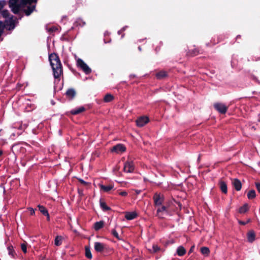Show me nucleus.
Returning a JSON list of instances; mask_svg holds the SVG:
<instances>
[{
  "label": "nucleus",
  "mask_w": 260,
  "mask_h": 260,
  "mask_svg": "<svg viewBox=\"0 0 260 260\" xmlns=\"http://www.w3.org/2000/svg\"><path fill=\"white\" fill-rule=\"evenodd\" d=\"M49 60L53 71V77L55 80L59 81L60 76L63 75V69L59 56L55 53H52L49 55Z\"/></svg>",
  "instance_id": "1"
},
{
  "label": "nucleus",
  "mask_w": 260,
  "mask_h": 260,
  "mask_svg": "<svg viewBox=\"0 0 260 260\" xmlns=\"http://www.w3.org/2000/svg\"><path fill=\"white\" fill-rule=\"evenodd\" d=\"M77 66L86 75H89L91 73V69L81 58H78L77 59Z\"/></svg>",
  "instance_id": "2"
},
{
  "label": "nucleus",
  "mask_w": 260,
  "mask_h": 260,
  "mask_svg": "<svg viewBox=\"0 0 260 260\" xmlns=\"http://www.w3.org/2000/svg\"><path fill=\"white\" fill-rule=\"evenodd\" d=\"M153 199L154 205L155 206H160L164 201V197L160 193L156 192L153 197Z\"/></svg>",
  "instance_id": "3"
},
{
  "label": "nucleus",
  "mask_w": 260,
  "mask_h": 260,
  "mask_svg": "<svg viewBox=\"0 0 260 260\" xmlns=\"http://www.w3.org/2000/svg\"><path fill=\"white\" fill-rule=\"evenodd\" d=\"M213 107L216 110L221 114H225L228 108L224 104L220 103H214Z\"/></svg>",
  "instance_id": "4"
},
{
  "label": "nucleus",
  "mask_w": 260,
  "mask_h": 260,
  "mask_svg": "<svg viewBox=\"0 0 260 260\" xmlns=\"http://www.w3.org/2000/svg\"><path fill=\"white\" fill-rule=\"evenodd\" d=\"M135 169V165L132 160H127L124 165L123 171L126 173H132Z\"/></svg>",
  "instance_id": "5"
},
{
  "label": "nucleus",
  "mask_w": 260,
  "mask_h": 260,
  "mask_svg": "<svg viewBox=\"0 0 260 260\" xmlns=\"http://www.w3.org/2000/svg\"><path fill=\"white\" fill-rule=\"evenodd\" d=\"M94 250L98 252H103L107 249L106 244L99 242H95L94 243Z\"/></svg>",
  "instance_id": "6"
},
{
  "label": "nucleus",
  "mask_w": 260,
  "mask_h": 260,
  "mask_svg": "<svg viewBox=\"0 0 260 260\" xmlns=\"http://www.w3.org/2000/svg\"><path fill=\"white\" fill-rule=\"evenodd\" d=\"M149 121L147 116H141L136 121V124L139 127H142L147 124Z\"/></svg>",
  "instance_id": "7"
},
{
  "label": "nucleus",
  "mask_w": 260,
  "mask_h": 260,
  "mask_svg": "<svg viewBox=\"0 0 260 260\" xmlns=\"http://www.w3.org/2000/svg\"><path fill=\"white\" fill-rule=\"evenodd\" d=\"M157 215L158 216V217L163 218L164 216L163 215L164 214L168 215L169 214V211L168 210V208L166 207L165 206H162L161 207H159L157 209Z\"/></svg>",
  "instance_id": "8"
},
{
  "label": "nucleus",
  "mask_w": 260,
  "mask_h": 260,
  "mask_svg": "<svg viewBox=\"0 0 260 260\" xmlns=\"http://www.w3.org/2000/svg\"><path fill=\"white\" fill-rule=\"evenodd\" d=\"M126 150V147L124 145L118 144L114 146L111 149L112 152H114L117 153H120L124 152Z\"/></svg>",
  "instance_id": "9"
},
{
  "label": "nucleus",
  "mask_w": 260,
  "mask_h": 260,
  "mask_svg": "<svg viewBox=\"0 0 260 260\" xmlns=\"http://www.w3.org/2000/svg\"><path fill=\"white\" fill-rule=\"evenodd\" d=\"M5 25L7 29L9 30H11L13 29L15 27V22L13 20V16H12L11 18L9 20H6L5 21Z\"/></svg>",
  "instance_id": "10"
},
{
  "label": "nucleus",
  "mask_w": 260,
  "mask_h": 260,
  "mask_svg": "<svg viewBox=\"0 0 260 260\" xmlns=\"http://www.w3.org/2000/svg\"><path fill=\"white\" fill-rule=\"evenodd\" d=\"M36 9V5H28L26 9L23 10L25 15L29 16Z\"/></svg>",
  "instance_id": "11"
},
{
  "label": "nucleus",
  "mask_w": 260,
  "mask_h": 260,
  "mask_svg": "<svg viewBox=\"0 0 260 260\" xmlns=\"http://www.w3.org/2000/svg\"><path fill=\"white\" fill-rule=\"evenodd\" d=\"M232 184L237 191H239L242 188V183L240 180L235 178L232 180Z\"/></svg>",
  "instance_id": "12"
},
{
  "label": "nucleus",
  "mask_w": 260,
  "mask_h": 260,
  "mask_svg": "<svg viewBox=\"0 0 260 260\" xmlns=\"http://www.w3.org/2000/svg\"><path fill=\"white\" fill-rule=\"evenodd\" d=\"M10 8H11L12 11L15 14H17L19 13L21 7H24L25 6H22L21 5V1L20 2V4L17 5H13L12 6H9Z\"/></svg>",
  "instance_id": "13"
},
{
  "label": "nucleus",
  "mask_w": 260,
  "mask_h": 260,
  "mask_svg": "<svg viewBox=\"0 0 260 260\" xmlns=\"http://www.w3.org/2000/svg\"><path fill=\"white\" fill-rule=\"evenodd\" d=\"M66 94L70 100H73L76 96V92L74 89L69 88L66 91Z\"/></svg>",
  "instance_id": "14"
},
{
  "label": "nucleus",
  "mask_w": 260,
  "mask_h": 260,
  "mask_svg": "<svg viewBox=\"0 0 260 260\" xmlns=\"http://www.w3.org/2000/svg\"><path fill=\"white\" fill-rule=\"evenodd\" d=\"M247 241L250 243H252L255 239V234L253 231H249L247 234Z\"/></svg>",
  "instance_id": "15"
},
{
  "label": "nucleus",
  "mask_w": 260,
  "mask_h": 260,
  "mask_svg": "<svg viewBox=\"0 0 260 260\" xmlns=\"http://www.w3.org/2000/svg\"><path fill=\"white\" fill-rule=\"evenodd\" d=\"M219 188L222 193L226 194L228 192L227 185L226 183L222 180H220L219 182Z\"/></svg>",
  "instance_id": "16"
},
{
  "label": "nucleus",
  "mask_w": 260,
  "mask_h": 260,
  "mask_svg": "<svg viewBox=\"0 0 260 260\" xmlns=\"http://www.w3.org/2000/svg\"><path fill=\"white\" fill-rule=\"evenodd\" d=\"M137 216V214L135 212H127L125 213V218L128 220H133L136 218Z\"/></svg>",
  "instance_id": "17"
},
{
  "label": "nucleus",
  "mask_w": 260,
  "mask_h": 260,
  "mask_svg": "<svg viewBox=\"0 0 260 260\" xmlns=\"http://www.w3.org/2000/svg\"><path fill=\"white\" fill-rule=\"evenodd\" d=\"M168 76L167 72L165 71H160L156 74V77L157 79L161 80Z\"/></svg>",
  "instance_id": "18"
},
{
  "label": "nucleus",
  "mask_w": 260,
  "mask_h": 260,
  "mask_svg": "<svg viewBox=\"0 0 260 260\" xmlns=\"http://www.w3.org/2000/svg\"><path fill=\"white\" fill-rule=\"evenodd\" d=\"M85 111V108L82 106L76 109L72 110L70 113L72 115H77Z\"/></svg>",
  "instance_id": "19"
},
{
  "label": "nucleus",
  "mask_w": 260,
  "mask_h": 260,
  "mask_svg": "<svg viewBox=\"0 0 260 260\" xmlns=\"http://www.w3.org/2000/svg\"><path fill=\"white\" fill-rule=\"evenodd\" d=\"M100 187L101 190L106 192H108L113 188L114 185L113 184H109L108 185H104L101 184L100 185Z\"/></svg>",
  "instance_id": "20"
},
{
  "label": "nucleus",
  "mask_w": 260,
  "mask_h": 260,
  "mask_svg": "<svg viewBox=\"0 0 260 260\" xmlns=\"http://www.w3.org/2000/svg\"><path fill=\"white\" fill-rule=\"evenodd\" d=\"M100 205L101 208L104 211H107L111 210V208L106 205V203L102 199H101L100 200Z\"/></svg>",
  "instance_id": "21"
},
{
  "label": "nucleus",
  "mask_w": 260,
  "mask_h": 260,
  "mask_svg": "<svg viewBox=\"0 0 260 260\" xmlns=\"http://www.w3.org/2000/svg\"><path fill=\"white\" fill-rule=\"evenodd\" d=\"M104 225V221L103 220L98 221L94 223V229L96 231H99L102 228H103Z\"/></svg>",
  "instance_id": "22"
},
{
  "label": "nucleus",
  "mask_w": 260,
  "mask_h": 260,
  "mask_svg": "<svg viewBox=\"0 0 260 260\" xmlns=\"http://www.w3.org/2000/svg\"><path fill=\"white\" fill-rule=\"evenodd\" d=\"M7 250L9 255L11 256L12 258H15L16 253L14 249L13 246L12 245L9 246L7 247Z\"/></svg>",
  "instance_id": "23"
},
{
  "label": "nucleus",
  "mask_w": 260,
  "mask_h": 260,
  "mask_svg": "<svg viewBox=\"0 0 260 260\" xmlns=\"http://www.w3.org/2000/svg\"><path fill=\"white\" fill-rule=\"evenodd\" d=\"M63 240V237L61 236H56L54 240V244L59 246L61 245Z\"/></svg>",
  "instance_id": "24"
},
{
  "label": "nucleus",
  "mask_w": 260,
  "mask_h": 260,
  "mask_svg": "<svg viewBox=\"0 0 260 260\" xmlns=\"http://www.w3.org/2000/svg\"><path fill=\"white\" fill-rule=\"evenodd\" d=\"M186 253L185 249L182 246H180L178 247L177 249V254L179 256H183Z\"/></svg>",
  "instance_id": "25"
},
{
  "label": "nucleus",
  "mask_w": 260,
  "mask_h": 260,
  "mask_svg": "<svg viewBox=\"0 0 260 260\" xmlns=\"http://www.w3.org/2000/svg\"><path fill=\"white\" fill-rule=\"evenodd\" d=\"M114 99V96L111 94H106L104 98V101L106 103L110 102Z\"/></svg>",
  "instance_id": "26"
},
{
  "label": "nucleus",
  "mask_w": 260,
  "mask_h": 260,
  "mask_svg": "<svg viewBox=\"0 0 260 260\" xmlns=\"http://www.w3.org/2000/svg\"><path fill=\"white\" fill-rule=\"evenodd\" d=\"M200 52V50L198 48H194L193 49H191L188 52V54L190 56H194L199 54Z\"/></svg>",
  "instance_id": "27"
},
{
  "label": "nucleus",
  "mask_w": 260,
  "mask_h": 260,
  "mask_svg": "<svg viewBox=\"0 0 260 260\" xmlns=\"http://www.w3.org/2000/svg\"><path fill=\"white\" fill-rule=\"evenodd\" d=\"M37 0H21V5L26 6L27 5L32 4L33 3H36Z\"/></svg>",
  "instance_id": "28"
},
{
  "label": "nucleus",
  "mask_w": 260,
  "mask_h": 260,
  "mask_svg": "<svg viewBox=\"0 0 260 260\" xmlns=\"http://www.w3.org/2000/svg\"><path fill=\"white\" fill-rule=\"evenodd\" d=\"M249 210L248 204H245L239 209V212L240 213H245Z\"/></svg>",
  "instance_id": "29"
},
{
  "label": "nucleus",
  "mask_w": 260,
  "mask_h": 260,
  "mask_svg": "<svg viewBox=\"0 0 260 260\" xmlns=\"http://www.w3.org/2000/svg\"><path fill=\"white\" fill-rule=\"evenodd\" d=\"M256 196L255 191L253 189H251L247 193V198L249 199H254Z\"/></svg>",
  "instance_id": "30"
},
{
  "label": "nucleus",
  "mask_w": 260,
  "mask_h": 260,
  "mask_svg": "<svg viewBox=\"0 0 260 260\" xmlns=\"http://www.w3.org/2000/svg\"><path fill=\"white\" fill-rule=\"evenodd\" d=\"M201 252L205 255H208L210 253V250L207 247H202L201 248Z\"/></svg>",
  "instance_id": "31"
},
{
  "label": "nucleus",
  "mask_w": 260,
  "mask_h": 260,
  "mask_svg": "<svg viewBox=\"0 0 260 260\" xmlns=\"http://www.w3.org/2000/svg\"><path fill=\"white\" fill-rule=\"evenodd\" d=\"M39 211L43 214L44 215L45 214L48 215V211L47 209L42 205H38V206Z\"/></svg>",
  "instance_id": "32"
},
{
  "label": "nucleus",
  "mask_w": 260,
  "mask_h": 260,
  "mask_svg": "<svg viewBox=\"0 0 260 260\" xmlns=\"http://www.w3.org/2000/svg\"><path fill=\"white\" fill-rule=\"evenodd\" d=\"M85 256L87 258L89 259H91L92 258V254L90 251V249L89 247H85Z\"/></svg>",
  "instance_id": "33"
},
{
  "label": "nucleus",
  "mask_w": 260,
  "mask_h": 260,
  "mask_svg": "<svg viewBox=\"0 0 260 260\" xmlns=\"http://www.w3.org/2000/svg\"><path fill=\"white\" fill-rule=\"evenodd\" d=\"M160 250L159 247H158L157 245L153 244L152 247V249H150V251L152 252L156 253L159 251Z\"/></svg>",
  "instance_id": "34"
},
{
  "label": "nucleus",
  "mask_w": 260,
  "mask_h": 260,
  "mask_svg": "<svg viewBox=\"0 0 260 260\" xmlns=\"http://www.w3.org/2000/svg\"><path fill=\"white\" fill-rule=\"evenodd\" d=\"M0 13L2 14L3 17L4 18H8L9 16L10 13L7 10H4L3 11H1Z\"/></svg>",
  "instance_id": "35"
},
{
  "label": "nucleus",
  "mask_w": 260,
  "mask_h": 260,
  "mask_svg": "<svg viewBox=\"0 0 260 260\" xmlns=\"http://www.w3.org/2000/svg\"><path fill=\"white\" fill-rule=\"evenodd\" d=\"M21 248L22 251L26 253L27 252V244L26 243H23L21 244Z\"/></svg>",
  "instance_id": "36"
},
{
  "label": "nucleus",
  "mask_w": 260,
  "mask_h": 260,
  "mask_svg": "<svg viewBox=\"0 0 260 260\" xmlns=\"http://www.w3.org/2000/svg\"><path fill=\"white\" fill-rule=\"evenodd\" d=\"M111 234L117 239H118V240L120 239L119 238V235H118V233L117 232V231H116V230H115V229L112 230L111 231Z\"/></svg>",
  "instance_id": "37"
},
{
  "label": "nucleus",
  "mask_w": 260,
  "mask_h": 260,
  "mask_svg": "<svg viewBox=\"0 0 260 260\" xmlns=\"http://www.w3.org/2000/svg\"><path fill=\"white\" fill-rule=\"evenodd\" d=\"M58 30L57 28L56 27V26H52L49 28H48V31L50 33V34H52L54 32H55L56 31H57Z\"/></svg>",
  "instance_id": "38"
},
{
  "label": "nucleus",
  "mask_w": 260,
  "mask_h": 260,
  "mask_svg": "<svg viewBox=\"0 0 260 260\" xmlns=\"http://www.w3.org/2000/svg\"><path fill=\"white\" fill-rule=\"evenodd\" d=\"M78 180L80 183L83 184L84 186H87L90 184V183L85 181L81 178H78Z\"/></svg>",
  "instance_id": "39"
},
{
  "label": "nucleus",
  "mask_w": 260,
  "mask_h": 260,
  "mask_svg": "<svg viewBox=\"0 0 260 260\" xmlns=\"http://www.w3.org/2000/svg\"><path fill=\"white\" fill-rule=\"evenodd\" d=\"M18 0H10L9 2V6L18 4Z\"/></svg>",
  "instance_id": "40"
},
{
  "label": "nucleus",
  "mask_w": 260,
  "mask_h": 260,
  "mask_svg": "<svg viewBox=\"0 0 260 260\" xmlns=\"http://www.w3.org/2000/svg\"><path fill=\"white\" fill-rule=\"evenodd\" d=\"M6 4V3L5 1H4V0H1L0 1V12L3 9L4 6H5Z\"/></svg>",
  "instance_id": "41"
},
{
  "label": "nucleus",
  "mask_w": 260,
  "mask_h": 260,
  "mask_svg": "<svg viewBox=\"0 0 260 260\" xmlns=\"http://www.w3.org/2000/svg\"><path fill=\"white\" fill-rule=\"evenodd\" d=\"M250 221V219H248L246 221H244L242 220H239L238 222L240 224L245 225L247 223H249Z\"/></svg>",
  "instance_id": "42"
},
{
  "label": "nucleus",
  "mask_w": 260,
  "mask_h": 260,
  "mask_svg": "<svg viewBox=\"0 0 260 260\" xmlns=\"http://www.w3.org/2000/svg\"><path fill=\"white\" fill-rule=\"evenodd\" d=\"M5 27H6V25H5V23L3 21L0 20V30H2V31H4V30Z\"/></svg>",
  "instance_id": "43"
},
{
  "label": "nucleus",
  "mask_w": 260,
  "mask_h": 260,
  "mask_svg": "<svg viewBox=\"0 0 260 260\" xmlns=\"http://www.w3.org/2000/svg\"><path fill=\"white\" fill-rule=\"evenodd\" d=\"M28 210L30 211V213L31 215H33L35 214V210L32 208L29 207V208H28Z\"/></svg>",
  "instance_id": "44"
},
{
  "label": "nucleus",
  "mask_w": 260,
  "mask_h": 260,
  "mask_svg": "<svg viewBox=\"0 0 260 260\" xmlns=\"http://www.w3.org/2000/svg\"><path fill=\"white\" fill-rule=\"evenodd\" d=\"M255 184L257 191L260 193V183L255 182Z\"/></svg>",
  "instance_id": "45"
},
{
  "label": "nucleus",
  "mask_w": 260,
  "mask_h": 260,
  "mask_svg": "<svg viewBox=\"0 0 260 260\" xmlns=\"http://www.w3.org/2000/svg\"><path fill=\"white\" fill-rule=\"evenodd\" d=\"M119 194L121 196H123V197H125L127 195V192L126 191H123L120 192L119 193Z\"/></svg>",
  "instance_id": "46"
},
{
  "label": "nucleus",
  "mask_w": 260,
  "mask_h": 260,
  "mask_svg": "<svg viewBox=\"0 0 260 260\" xmlns=\"http://www.w3.org/2000/svg\"><path fill=\"white\" fill-rule=\"evenodd\" d=\"M194 249V246H192L189 249L188 254L191 253L193 251Z\"/></svg>",
  "instance_id": "47"
},
{
  "label": "nucleus",
  "mask_w": 260,
  "mask_h": 260,
  "mask_svg": "<svg viewBox=\"0 0 260 260\" xmlns=\"http://www.w3.org/2000/svg\"><path fill=\"white\" fill-rule=\"evenodd\" d=\"M124 30V28H122L121 29L119 30L118 31V34L119 35H121L122 34L123 31Z\"/></svg>",
  "instance_id": "48"
},
{
  "label": "nucleus",
  "mask_w": 260,
  "mask_h": 260,
  "mask_svg": "<svg viewBox=\"0 0 260 260\" xmlns=\"http://www.w3.org/2000/svg\"><path fill=\"white\" fill-rule=\"evenodd\" d=\"M44 216H46L47 217V221H50V216H49V213H48V215L47 214H45L44 215Z\"/></svg>",
  "instance_id": "49"
},
{
  "label": "nucleus",
  "mask_w": 260,
  "mask_h": 260,
  "mask_svg": "<svg viewBox=\"0 0 260 260\" xmlns=\"http://www.w3.org/2000/svg\"><path fill=\"white\" fill-rule=\"evenodd\" d=\"M3 154V151L0 150V156Z\"/></svg>",
  "instance_id": "50"
},
{
  "label": "nucleus",
  "mask_w": 260,
  "mask_h": 260,
  "mask_svg": "<svg viewBox=\"0 0 260 260\" xmlns=\"http://www.w3.org/2000/svg\"><path fill=\"white\" fill-rule=\"evenodd\" d=\"M240 38V35H238L236 37V39H238V38Z\"/></svg>",
  "instance_id": "51"
},
{
  "label": "nucleus",
  "mask_w": 260,
  "mask_h": 260,
  "mask_svg": "<svg viewBox=\"0 0 260 260\" xmlns=\"http://www.w3.org/2000/svg\"><path fill=\"white\" fill-rule=\"evenodd\" d=\"M140 192V191H137V193H139Z\"/></svg>",
  "instance_id": "52"
}]
</instances>
